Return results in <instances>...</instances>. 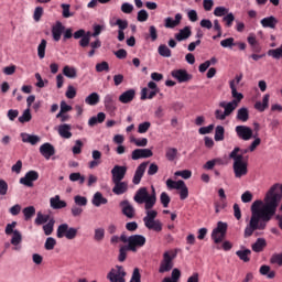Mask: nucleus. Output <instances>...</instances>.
Here are the masks:
<instances>
[{
	"mask_svg": "<svg viewBox=\"0 0 282 282\" xmlns=\"http://www.w3.org/2000/svg\"><path fill=\"white\" fill-rule=\"evenodd\" d=\"M282 199V184L275 183L265 193L263 200H254L251 205V218L245 228V237H252L254 230H265L268 223L276 215Z\"/></svg>",
	"mask_w": 282,
	"mask_h": 282,
	"instance_id": "f257e3e1",
	"label": "nucleus"
},
{
	"mask_svg": "<svg viewBox=\"0 0 282 282\" xmlns=\"http://www.w3.org/2000/svg\"><path fill=\"white\" fill-rule=\"evenodd\" d=\"M151 194H149L147 187H141L137 191L133 199L137 204H144L145 217L143 218V224L145 228L154 232H162V221L155 219L158 217V210L152 209L158 202V194L153 185L151 186Z\"/></svg>",
	"mask_w": 282,
	"mask_h": 282,
	"instance_id": "f03ea898",
	"label": "nucleus"
},
{
	"mask_svg": "<svg viewBox=\"0 0 282 282\" xmlns=\"http://www.w3.org/2000/svg\"><path fill=\"white\" fill-rule=\"evenodd\" d=\"M239 148H235L229 154L230 159L234 160V174L237 180L246 177L248 175V158L237 155Z\"/></svg>",
	"mask_w": 282,
	"mask_h": 282,
	"instance_id": "7ed1b4c3",
	"label": "nucleus"
},
{
	"mask_svg": "<svg viewBox=\"0 0 282 282\" xmlns=\"http://www.w3.org/2000/svg\"><path fill=\"white\" fill-rule=\"evenodd\" d=\"M6 235L11 236V246H14L13 250H21V243L23 242V235L17 229V221L8 224L4 230Z\"/></svg>",
	"mask_w": 282,
	"mask_h": 282,
	"instance_id": "20e7f679",
	"label": "nucleus"
},
{
	"mask_svg": "<svg viewBox=\"0 0 282 282\" xmlns=\"http://www.w3.org/2000/svg\"><path fill=\"white\" fill-rule=\"evenodd\" d=\"M177 257V253L173 250L165 251L163 253V259L159 267L160 274H164V272H171L173 270V261Z\"/></svg>",
	"mask_w": 282,
	"mask_h": 282,
	"instance_id": "39448f33",
	"label": "nucleus"
},
{
	"mask_svg": "<svg viewBox=\"0 0 282 282\" xmlns=\"http://www.w3.org/2000/svg\"><path fill=\"white\" fill-rule=\"evenodd\" d=\"M124 276H127V272L121 265L111 269L107 274V279L110 282H126Z\"/></svg>",
	"mask_w": 282,
	"mask_h": 282,
	"instance_id": "423d86ee",
	"label": "nucleus"
},
{
	"mask_svg": "<svg viewBox=\"0 0 282 282\" xmlns=\"http://www.w3.org/2000/svg\"><path fill=\"white\" fill-rule=\"evenodd\" d=\"M228 230V224L219 221L217 224V228H215L212 232V239L216 243H221L224 238L226 237V231Z\"/></svg>",
	"mask_w": 282,
	"mask_h": 282,
	"instance_id": "0eeeda50",
	"label": "nucleus"
},
{
	"mask_svg": "<svg viewBox=\"0 0 282 282\" xmlns=\"http://www.w3.org/2000/svg\"><path fill=\"white\" fill-rule=\"evenodd\" d=\"M147 243V238L142 235H133L129 237L128 248L131 252H138V248H142Z\"/></svg>",
	"mask_w": 282,
	"mask_h": 282,
	"instance_id": "6e6552de",
	"label": "nucleus"
},
{
	"mask_svg": "<svg viewBox=\"0 0 282 282\" xmlns=\"http://www.w3.org/2000/svg\"><path fill=\"white\" fill-rule=\"evenodd\" d=\"M236 134L240 140H243L245 142H248V140H252L254 135V131L252 128L248 126H237L235 128Z\"/></svg>",
	"mask_w": 282,
	"mask_h": 282,
	"instance_id": "1a4fd4ad",
	"label": "nucleus"
},
{
	"mask_svg": "<svg viewBox=\"0 0 282 282\" xmlns=\"http://www.w3.org/2000/svg\"><path fill=\"white\" fill-rule=\"evenodd\" d=\"M111 28H119L118 30V41H124V30L129 28V22L127 20L117 19L115 22H110Z\"/></svg>",
	"mask_w": 282,
	"mask_h": 282,
	"instance_id": "9d476101",
	"label": "nucleus"
},
{
	"mask_svg": "<svg viewBox=\"0 0 282 282\" xmlns=\"http://www.w3.org/2000/svg\"><path fill=\"white\" fill-rule=\"evenodd\" d=\"M219 107H221L225 110L223 111V110L217 109L215 111L216 120H226V118H228V116H230L232 113V111H235L230 106L227 105L226 101H221L219 104Z\"/></svg>",
	"mask_w": 282,
	"mask_h": 282,
	"instance_id": "9b49d317",
	"label": "nucleus"
},
{
	"mask_svg": "<svg viewBox=\"0 0 282 282\" xmlns=\"http://www.w3.org/2000/svg\"><path fill=\"white\" fill-rule=\"evenodd\" d=\"M39 180V172L36 171H29L24 177L20 178V184H23V186H29L30 188L34 186V182Z\"/></svg>",
	"mask_w": 282,
	"mask_h": 282,
	"instance_id": "f8f14e48",
	"label": "nucleus"
},
{
	"mask_svg": "<svg viewBox=\"0 0 282 282\" xmlns=\"http://www.w3.org/2000/svg\"><path fill=\"white\" fill-rule=\"evenodd\" d=\"M112 182H122L127 175V166L115 165L111 170Z\"/></svg>",
	"mask_w": 282,
	"mask_h": 282,
	"instance_id": "ddd939ff",
	"label": "nucleus"
},
{
	"mask_svg": "<svg viewBox=\"0 0 282 282\" xmlns=\"http://www.w3.org/2000/svg\"><path fill=\"white\" fill-rule=\"evenodd\" d=\"M119 206L122 215L128 217V219H133L135 217V208L131 203H129V200H122Z\"/></svg>",
	"mask_w": 282,
	"mask_h": 282,
	"instance_id": "4468645a",
	"label": "nucleus"
},
{
	"mask_svg": "<svg viewBox=\"0 0 282 282\" xmlns=\"http://www.w3.org/2000/svg\"><path fill=\"white\" fill-rule=\"evenodd\" d=\"M260 144H261V138L254 137L253 141L250 143L248 148L246 149L239 148L237 155H241V158H248L243 155H246V153H253V151H257V147H259Z\"/></svg>",
	"mask_w": 282,
	"mask_h": 282,
	"instance_id": "2eb2a0df",
	"label": "nucleus"
},
{
	"mask_svg": "<svg viewBox=\"0 0 282 282\" xmlns=\"http://www.w3.org/2000/svg\"><path fill=\"white\" fill-rule=\"evenodd\" d=\"M20 138L24 144H31L32 147H36L41 142V137L37 134H30L28 132H22Z\"/></svg>",
	"mask_w": 282,
	"mask_h": 282,
	"instance_id": "dca6fc26",
	"label": "nucleus"
},
{
	"mask_svg": "<svg viewBox=\"0 0 282 282\" xmlns=\"http://www.w3.org/2000/svg\"><path fill=\"white\" fill-rule=\"evenodd\" d=\"M172 76L178 80V83H188V80L193 78V76H191L186 69H174L172 70Z\"/></svg>",
	"mask_w": 282,
	"mask_h": 282,
	"instance_id": "f3484780",
	"label": "nucleus"
},
{
	"mask_svg": "<svg viewBox=\"0 0 282 282\" xmlns=\"http://www.w3.org/2000/svg\"><path fill=\"white\" fill-rule=\"evenodd\" d=\"M231 98L232 100L227 102V105L235 111L243 100V94L237 91V89H231Z\"/></svg>",
	"mask_w": 282,
	"mask_h": 282,
	"instance_id": "a211bd4d",
	"label": "nucleus"
},
{
	"mask_svg": "<svg viewBox=\"0 0 282 282\" xmlns=\"http://www.w3.org/2000/svg\"><path fill=\"white\" fill-rule=\"evenodd\" d=\"M132 160H142L147 158H153V151L151 149H135L132 151Z\"/></svg>",
	"mask_w": 282,
	"mask_h": 282,
	"instance_id": "6ab92c4d",
	"label": "nucleus"
},
{
	"mask_svg": "<svg viewBox=\"0 0 282 282\" xmlns=\"http://www.w3.org/2000/svg\"><path fill=\"white\" fill-rule=\"evenodd\" d=\"M134 99H135V89L133 88L123 91L119 96V102H121V105H129V102H133Z\"/></svg>",
	"mask_w": 282,
	"mask_h": 282,
	"instance_id": "aec40b11",
	"label": "nucleus"
},
{
	"mask_svg": "<svg viewBox=\"0 0 282 282\" xmlns=\"http://www.w3.org/2000/svg\"><path fill=\"white\" fill-rule=\"evenodd\" d=\"M147 166H149V162H143L137 167L134 176L132 178L133 184H135V185L140 184V182L142 181V177L147 171Z\"/></svg>",
	"mask_w": 282,
	"mask_h": 282,
	"instance_id": "412c9836",
	"label": "nucleus"
},
{
	"mask_svg": "<svg viewBox=\"0 0 282 282\" xmlns=\"http://www.w3.org/2000/svg\"><path fill=\"white\" fill-rule=\"evenodd\" d=\"M112 183L115 184L112 188V193H115V195H124V193H127L129 188V184L127 182L112 181Z\"/></svg>",
	"mask_w": 282,
	"mask_h": 282,
	"instance_id": "4be33fe9",
	"label": "nucleus"
},
{
	"mask_svg": "<svg viewBox=\"0 0 282 282\" xmlns=\"http://www.w3.org/2000/svg\"><path fill=\"white\" fill-rule=\"evenodd\" d=\"M50 206L53 210H61V208H67V203L62 200L59 195H55L50 198Z\"/></svg>",
	"mask_w": 282,
	"mask_h": 282,
	"instance_id": "5701e85b",
	"label": "nucleus"
},
{
	"mask_svg": "<svg viewBox=\"0 0 282 282\" xmlns=\"http://www.w3.org/2000/svg\"><path fill=\"white\" fill-rule=\"evenodd\" d=\"M180 23H182V14L181 13H176L174 20L171 17H167L164 19V26L170 30H173V28H177V25H180Z\"/></svg>",
	"mask_w": 282,
	"mask_h": 282,
	"instance_id": "b1692460",
	"label": "nucleus"
},
{
	"mask_svg": "<svg viewBox=\"0 0 282 282\" xmlns=\"http://www.w3.org/2000/svg\"><path fill=\"white\" fill-rule=\"evenodd\" d=\"M40 153L45 160H50V158L56 153V150H54V145L51 143H44L40 147Z\"/></svg>",
	"mask_w": 282,
	"mask_h": 282,
	"instance_id": "393cba45",
	"label": "nucleus"
},
{
	"mask_svg": "<svg viewBox=\"0 0 282 282\" xmlns=\"http://www.w3.org/2000/svg\"><path fill=\"white\" fill-rule=\"evenodd\" d=\"M57 133L64 140H69L72 138V126L69 123L59 124L57 127Z\"/></svg>",
	"mask_w": 282,
	"mask_h": 282,
	"instance_id": "a878e982",
	"label": "nucleus"
},
{
	"mask_svg": "<svg viewBox=\"0 0 282 282\" xmlns=\"http://www.w3.org/2000/svg\"><path fill=\"white\" fill-rule=\"evenodd\" d=\"M63 32H65V26L61 22H56L52 26V36L54 41L58 42L61 41V36H63Z\"/></svg>",
	"mask_w": 282,
	"mask_h": 282,
	"instance_id": "bb28decb",
	"label": "nucleus"
},
{
	"mask_svg": "<svg viewBox=\"0 0 282 282\" xmlns=\"http://www.w3.org/2000/svg\"><path fill=\"white\" fill-rule=\"evenodd\" d=\"M104 105L107 111H116V96L113 94H107L104 97Z\"/></svg>",
	"mask_w": 282,
	"mask_h": 282,
	"instance_id": "cd10ccee",
	"label": "nucleus"
},
{
	"mask_svg": "<svg viewBox=\"0 0 282 282\" xmlns=\"http://www.w3.org/2000/svg\"><path fill=\"white\" fill-rule=\"evenodd\" d=\"M108 200L105 196H102V193L96 192L93 196L91 204L93 206H96V208H100V206H105Z\"/></svg>",
	"mask_w": 282,
	"mask_h": 282,
	"instance_id": "c85d7f7f",
	"label": "nucleus"
},
{
	"mask_svg": "<svg viewBox=\"0 0 282 282\" xmlns=\"http://www.w3.org/2000/svg\"><path fill=\"white\" fill-rule=\"evenodd\" d=\"M236 118L240 122H248V120H250V110H248L246 107H241L237 110Z\"/></svg>",
	"mask_w": 282,
	"mask_h": 282,
	"instance_id": "c756f323",
	"label": "nucleus"
},
{
	"mask_svg": "<svg viewBox=\"0 0 282 282\" xmlns=\"http://www.w3.org/2000/svg\"><path fill=\"white\" fill-rule=\"evenodd\" d=\"M267 246H268V241H265L264 238H258L256 242L251 246V250L253 252H263Z\"/></svg>",
	"mask_w": 282,
	"mask_h": 282,
	"instance_id": "7c9ffc66",
	"label": "nucleus"
},
{
	"mask_svg": "<svg viewBox=\"0 0 282 282\" xmlns=\"http://www.w3.org/2000/svg\"><path fill=\"white\" fill-rule=\"evenodd\" d=\"M180 155V152L177 151V148L169 147L165 150V158L167 162H175Z\"/></svg>",
	"mask_w": 282,
	"mask_h": 282,
	"instance_id": "2f4dec72",
	"label": "nucleus"
},
{
	"mask_svg": "<svg viewBox=\"0 0 282 282\" xmlns=\"http://www.w3.org/2000/svg\"><path fill=\"white\" fill-rule=\"evenodd\" d=\"M166 186L170 191H180L181 188L186 186V183H184V181L180 180V181H173L171 178H169L166 181Z\"/></svg>",
	"mask_w": 282,
	"mask_h": 282,
	"instance_id": "473e14b6",
	"label": "nucleus"
},
{
	"mask_svg": "<svg viewBox=\"0 0 282 282\" xmlns=\"http://www.w3.org/2000/svg\"><path fill=\"white\" fill-rule=\"evenodd\" d=\"M191 34H193L191 31V26H185L175 34V39L178 42L186 41V39H188Z\"/></svg>",
	"mask_w": 282,
	"mask_h": 282,
	"instance_id": "72a5a7b5",
	"label": "nucleus"
},
{
	"mask_svg": "<svg viewBox=\"0 0 282 282\" xmlns=\"http://www.w3.org/2000/svg\"><path fill=\"white\" fill-rule=\"evenodd\" d=\"M262 28H270L271 30H274V28H276V24L279 23V21L276 20V18L274 17H268L264 18L260 21Z\"/></svg>",
	"mask_w": 282,
	"mask_h": 282,
	"instance_id": "f704fd0d",
	"label": "nucleus"
},
{
	"mask_svg": "<svg viewBox=\"0 0 282 282\" xmlns=\"http://www.w3.org/2000/svg\"><path fill=\"white\" fill-rule=\"evenodd\" d=\"M268 107H270V95L265 94L262 98V102H256L254 109H257L258 111H263L264 109H268Z\"/></svg>",
	"mask_w": 282,
	"mask_h": 282,
	"instance_id": "c9c22d12",
	"label": "nucleus"
},
{
	"mask_svg": "<svg viewBox=\"0 0 282 282\" xmlns=\"http://www.w3.org/2000/svg\"><path fill=\"white\" fill-rule=\"evenodd\" d=\"M236 254L240 261L248 263L250 261V256L252 254V251L250 249H240L236 251Z\"/></svg>",
	"mask_w": 282,
	"mask_h": 282,
	"instance_id": "e433bc0d",
	"label": "nucleus"
},
{
	"mask_svg": "<svg viewBox=\"0 0 282 282\" xmlns=\"http://www.w3.org/2000/svg\"><path fill=\"white\" fill-rule=\"evenodd\" d=\"M63 74L66 76V78L74 79L77 78L78 70L74 66L66 65L63 68Z\"/></svg>",
	"mask_w": 282,
	"mask_h": 282,
	"instance_id": "4c0bfd02",
	"label": "nucleus"
},
{
	"mask_svg": "<svg viewBox=\"0 0 282 282\" xmlns=\"http://www.w3.org/2000/svg\"><path fill=\"white\" fill-rule=\"evenodd\" d=\"M85 102L90 107H95V105H98V102H100V95H98V93H91L85 98Z\"/></svg>",
	"mask_w": 282,
	"mask_h": 282,
	"instance_id": "58836bf2",
	"label": "nucleus"
},
{
	"mask_svg": "<svg viewBox=\"0 0 282 282\" xmlns=\"http://www.w3.org/2000/svg\"><path fill=\"white\" fill-rule=\"evenodd\" d=\"M52 220L50 215H44L43 213L39 212L36 214V218L34 220L35 226H43V224H47Z\"/></svg>",
	"mask_w": 282,
	"mask_h": 282,
	"instance_id": "ea45409f",
	"label": "nucleus"
},
{
	"mask_svg": "<svg viewBox=\"0 0 282 282\" xmlns=\"http://www.w3.org/2000/svg\"><path fill=\"white\" fill-rule=\"evenodd\" d=\"M106 118H107V116L105 115V112H98L97 117H91L88 120V124H89V127H95V124L105 122Z\"/></svg>",
	"mask_w": 282,
	"mask_h": 282,
	"instance_id": "a19ab883",
	"label": "nucleus"
},
{
	"mask_svg": "<svg viewBox=\"0 0 282 282\" xmlns=\"http://www.w3.org/2000/svg\"><path fill=\"white\" fill-rule=\"evenodd\" d=\"M159 91L160 90H151V91H149V88H143L141 90V100H147V98L149 100H151V99L155 98V96H158Z\"/></svg>",
	"mask_w": 282,
	"mask_h": 282,
	"instance_id": "79ce46f5",
	"label": "nucleus"
},
{
	"mask_svg": "<svg viewBox=\"0 0 282 282\" xmlns=\"http://www.w3.org/2000/svg\"><path fill=\"white\" fill-rule=\"evenodd\" d=\"M22 213L24 215V220L30 221V219H32V217L36 215V208L34 206H28L23 208Z\"/></svg>",
	"mask_w": 282,
	"mask_h": 282,
	"instance_id": "37998d69",
	"label": "nucleus"
},
{
	"mask_svg": "<svg viewBox=\"0 0 282 282\" xmlns=\"http://www.w3.org/2000/svg\"><path fill=\"white\" fill-rule=\"evenodd\" d=\"M19 122H21V124H25V122H30V120H32V112L30 110V108H26L22 115L18 118Z\"/></svg>",
	"mask_w": 282,
	"mask_h": 282,
	"instance_id": "c03bdc74",
	"label": "nucleus"
},
{
	"mask_svg": "<svg viewBox=\"0 0 282 282\" xmlns=\"http://www.w3.org/2000/svg\"><path fill=\"white\" fill-rule=\"evenodd\" d=\"M224 133H226V130L224 129V127L223 126H217L216 129H215L214 140L216 142L224 141Z\"/></svg>",
	"mask_w": 282,
	"mask_h": 282,
	"instance_id": "a18cd8bd",
	"label": "nucleus"
},
{
	"mask_svg": "<svg viewBox=\"0 0 282 282\" xmlns=\"http://www.w3.org/2000/svg\"><path fill=\"white\" fill-rule=\"evenodd\" d=\"M68 230H69V225L67 224L59 225L56 234L57 238L63 239V237H66Z\"/></svg>",
	"mask_w": 282,
	"mask_h": 282,
	"instance_id": "49530a36",
	"label": "nucleus"
},
{
	"mask_svg": "<svg viewBox=\"0 0 282 282\" xmlns=\"http://www.w3.org/2000/svg\"><path fill=\"white\" fill-rule=\"evenodd\" d=\"M158 52L160 56H163L164 58H171V48H169V46L161 44L158 48Z\"/></svg>",
	"mask_w": 282,
	"mask_h": 282,
	"instance_id": "de8ad7c7",
	"label": "nucleus"
},
{
	"mask_svg": "<svg viewBox=\"0 0 282 282\" xmlns=\"http://www.w3.org/2000/svg\"><path fill=\"white\" fill-rule=\"evenodd\" d=\"M55 223L56 221L54 220V218H51V220H48V223L43 226L44 235L48 237V235H52V232H54Z\"/></svg>",
	"mask_w": 282,
	"mask_h": 282,
	"instance_id": "09e8293b",
	"label": "nucleus"
},
{
	"mask_svg": "<svg viewBox=\"0 0 282 282\" xmlns=\"http://www.w3.org/2000/svg\"><path fill=\"white\" fill-rule=\"evenodd\" d=\"M47 47V41L42 40L37 46V56L39 58H45V50Z\"/></svg>",
	"mask_w": 282,
	"mask_h": 282,
	"instance_id": "8fccbe9b",
	"label": "nucleus"
},
{
	"mask_svg": "<svg viewBox=\"0 0 282 282\" xmlns=\"http://www.w3.org/2000/svg\"><path fill=\"white\" fill-rule=\"evenodd\" d=\"M270 263H272V265H279L281 268L282 267V252L273 253L270 258Z\"/></svg>",
	"mask_w": 282,
	"mask_h": 282,
	"instance_id": "3c124183",
	"label": "nucleus"
},
{
	"mask_svg": "<svg viewBox=\"0 0 282 282\" xmlns=\"http://www.w3.org/2000/svg\"><path fill=\"white\" fill-rule=\"evenodd\" d=\"M241 80H243V74L236 75L235 78L229 82L230 89H237Z\"/></svg>",
	"mask_w": 282,
	"mask_h": 282,
	"instance_id": "603ef678",
	"label": "nucleus"
},
{
	"mask_svg": "<svg viewBox=\"0 0 282 282\" xmlns=\"http://www.w3.org/2000/svg\"><path fill=\"white\" fill-rule=\"evenodd\" d=\"M174 175L175 177H182L183 180H191L193 172H191V170L176 171Z\"/></svg>",
	"mask_w": 282,
	"mask_h": 282,
	"instance_id": "864d4df0",
	"label": "nucleus"
},
{
	"mask_svg": "<svg viewBox=\"0 0 282 282\" xmlns=\"http://www.w3.org/2000/svg\"><path fill=\"white\" fill-rule=\"evenodd\" d=\"M160 202H161L163 208H169V204H171V196H169L166 194V192H163L160 195Z\"/></svg>",
	"mask_w": 282,
	"mask_h": 282,
	"instance_id": "5fc2aeb1",
	"label": "nucleus"
},
{
	"mask_svg": "<svg viewBox=\"0 0 282 282\" xmlns=\"http://www.w3.org/2000/svg\"><path fill=\"white\" fill-rule=\"evenodd\" d=\"M247 41L249 45L252 47L253 52H257V45H259V42L257 41V35H254V33L249 34Z\"/></svg>",
	"mask_w": 282,
	"mask_h": 282,
	"instance_id": "6e6d98bb",
	"label": "nucleus"
},
{
	"mask_svg": "<svg viewBox=\"0 0 282 282\" xmlns=\"http://www.w3.org/2000/svg\"><path fill=\"white\" fill-rule=\"evenodd\" d=\"M228 13H229V10L226 7H216L214 10L215 17H226Z\"/></svg>",
	"mask_w": 282,
	"mask_h": 282,
	"instance_id": "4d7b16f0",
	"label": "nucleus"
},
{
	"mask_svg": "<svg viewBox=\"0 0 282 282\" xmlns=\"http://www.w3.org/2000/svg\"><path fill=\"white\" fill-rule=\"evenodd\" d=\"M61 8H62V17H64V19H69V17H74V13L69 11V8H70L69 4L63 3L61 4Z\"/></svg>",
	"mask_w": 282,
	"mask_h": 282,
	"instance_id": "13d9d810",
	"label": "nucleus"
},
{
	"mask_svg": "<svg viewBox=\"0 0 282 282\" xmlns=\"http://www.w3.org/2000/svg\"><path fill=\"white\" fill-rule=\"evenodd\" d=\"M223 21H225L226 28H232V23L235 22V14L229 12L223 18Z\"/></svg>",
	"mask_w": 282,
	"mask_h": 282,
	"instance_id": "bf43d9fd",
	"label": "nucleus"
},
{
	"mask_svg": "<svg viewBox=\"0 0 282 282\" xmlns=\"http://www.w3.org/2000/svg\"><path fill=\"white\" fill-rule=\"evenodd\" d=\"M269 56H272V58L279 59L282 58V45L275 50H270L268 52Z\"/></svg>",
	"mask_w": 282,
	"mask_h": 282,
	"instance_id": "052dcab7",
	"label": "nucleus"
},
{
	"mask_svg": "<svg viewBox=\"0 0 282 282\" xmlns=\"http://www.w3.org/2000/svg\"><path fill=\"white\" fill-rule=\"evenodd\" d=\"M45 250H54L56 248V239L48 237L44 243Z\"/></svg>",
	"mask_w": 282,
	"mask_h": 282,
	"instance_id": "680f3d73",
	"label": "nucleus"
},
{
	"mask_svg": "<svg viewBox=\"0 0 282 282\" xmlns=\"http://www.w3.org/2000/svg\"><path fill=\"white\" fill-rule=\"evenodd\" d=\"M151 129V122L144 121L138 126V133H147Z\"/></svg>",
	"mask_w": 282,
	"mask_h": 282,
	"instance_id": "e2e57ef3",
	"label": "nucleus"
},
{
	"mask_svg": "<svg viewBox=\"0 0 282 282\" xmlns=\"http://www.w3.org/2000/svg\"><path fill=\"white\" fill-rule=\"evenodd\" d=\"M74 202L76 204V206H87V197L85 196H80V195H76L74 197Z\"/></svg>",
	"mask_w": 282,
	"mask_h": 282,
	"instance_id": "0e129e2a",
	"label": "nucleus"
},
{
	"mask_svg": "<svg viewBox=\"0 0 282 282\" xmlns=\"http://www.w3.org/2000/svg\"><path fill=\"white\" fill-rule=\"evenodd\" d=\"M95 241H102L105 239V229L104 228H97L95 229Z\"/></svg>",
	"mask_w": 282,
	"mask_h": 282,
	"instance_id": "69168bd1",
	"label": "nucleus"
},
{
	"mask_svg": "<svg viewBox=\"0 0 282 282\" xmlns=\"http://www.w3.org/2000/svg\"><path fill=\"white\" fill-rule=\"evenodd\" d=\"M121 12H123V14H131V12H133V4H131L129 2L122 3Z\"/></svg>",
	"mask_w": 282,
	"mask_h": 282,
	"instance_id": "338daca9",
	"label": "nucleus"
},
{
	"mask_svg": "<svg viewBox=\"0 0 282 282\" xmlns=\"http://www.w3.org/2000/svg\"><path fill=\"white\" fill-rule=\"evenodd\" d=\"M77 235H78V229L74 227H68V231L66 234V238L68 240L76 239Z\"/></svg>",
	"mask_w": 282,
	"mask_h": 282,
	"instance_id": "774afa93",
	"label": "nucleus"
}]
</instances>
